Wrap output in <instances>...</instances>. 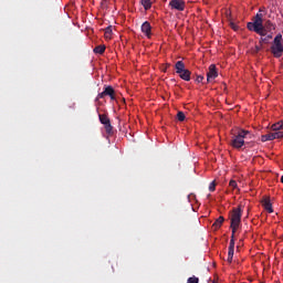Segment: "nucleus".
I'll list each match as a JSON object with an SVG mask.
<instances>
[{
  "instance_id": "f257e3e1",
  "label": "nucleus",
  "mask_w": 283,
  "mask_h": 283,
  "mask_svg": "<svg viewBox=\"0 0 283 283\" xmlns=\"http://www.w3.org/2000/svg\"><path fill=\"white\" fill-rule=\"evenodd\" d=\"M247 138L251 139V133L249 130L240 129L237 135H233L231 145L234 149H242L244 147Z\"/></svg>"
},
{
  "instance_id": "f03ea898",
  "label": "nucleus",
  "mask_w": 283,
  "mask_h": 283,
  "mask_svg": "<svg viewBox=\"0 0 283 283\" xmlns=\"http://www.w3.org/2000/svg\"><path fill=\"white\" fill-rule=\"evenodd\" d=\"M271 54L274 59H281L283 56V36L282 33H277L270 48Z\"/></svg>"
},
{
  "instance_id": "7ed1b4c3",
  "label": "nucleus",
  "mask_w": 283,
  "mask_h": 283,
  "mask_svg": "<svg viewBox=\"0 0 283 283\" xmlns=\"http://www.w3.org/2000/svg\"><path fill=\"white\" fill-rule=\"evenodd\" d=\"M240 222H242V208L238 207L232 210V216H231V229L233 233L238 231L240 227Z\"/></svg>"
},
{
  "instance_id": "20e7f679",
  "label": "nucleus",
  "mask_w": 283,
  "mask_h": 283,
  "mask_svg": "<svg viewBox=\"0 0 283 283\" xmlns=\"http://www.w3.org/2000/svg\"><path fill=\"white\" fill-rule=\"evenodd\" d=\"M175 70L182 81H191V71L185 69V62L178 61L175 64Z\"/></svg>"
},
{
  "instance_id": "39448f33",
  "label": "nucleus",
  "mask_w": 283,
  "mask_h": 283,
  "mask_svg": "<svg viewBox=\"0 0 283 283\" xmlns=\"http://www.w3.org/2000/svg\"><path fill=\"white\" fill-rule=\"evenodd\" d=\"M264 15L262 13H256L253 22H248L247 28L250 32L258 31V29L264 27Z\"/></svg>"
},
{
  "instance_id": "423d86ee",
  "label": "nucleus",
  "mask_w": 283,
  "mask_h": 283,
  "mask_svg": "<svg viewBox=\"0 0 283 283\" xmlns=\"http://www.w3.org/2000/svg\"><path fill=\"white\" fill-rule=\"evenodd\" d=\"M105 96H109L111 101H116V91L113 86H104V91L102 93H98L95 101H101V98H105Z\"/></svg>"
},
{
  "instance_id": "0eeeda50",
  "label": "nucleus",
  "mask_w": 283,
  "mask_h": 283,
  "mask_svg": "<svg viewBox=\"0 0 283 283\" xmlns=\"http://www.w3.org/2000/svg\"><path fill=\"white\" fill-rule=\"evenodd\" d=\"M99 123L104 125V129L108 136H112L114 134V127L112 126V122L109 120V117H107L105 114L98 115Z\"/></svg>"
},
{
  "instance_id": "6e6552de",
  "label": "nucleus",
  "mask_w": 283,
  "mask_h": 283,
  "mask_svg": "<svg viewBox=\"0 0 283 283\" xmlns=\"http://www.w3.org/2000/svg\"><path fill=\"white\" fill-rule=\"evenodd\" d=\"M216 78H218V69L216 67V64H211L207 73V83H213Z\"/></svg>"
},
{
  "instance_id": "1a4fd4ad",
  "label": "nucleus",
  "mask_w": 283,
  "mask_h": 283,
  "mask_svg": "<svg viewBox=\"0 0 283 283\" xmlns=\"http://www.w3.org/2000/svg\"><path fill=\"white\" fill-rule=\"evenodd\" d=\"M283 137V132H273L266 135H262L261 136V142L262 143H266L269 140H275L277 138H282Z\"/></svg>"
},
{
  "instance_id": "9d476101",
  "label": "nucleus",
  "mask_w": 283,
  "mask_h": 283,
  "mask_svg": "<svg viewBox=\"0 0 283 283\" xmlns=\"http://www.w3.org/2000/svg\"><path fill=\"white\" fill-rule=\"evenodd\" d=\"M169 6L171 10H178L179 12H182L185 10V1L182 0H171L169 2Z\"/></svg>"
},
{
  "instance_id": "9b49d317",
  "label": "nucleus",
  "mask_w": 283,
  "mask_h": 283,
  "mask_svg": "<svg viewBox=\"0 0 283 283\" xmlns=\"http://www.w3.org/2000/svg\"><path fill=\"white\" fill-rule=\"evenodd\" d=\"M142 32L145 34V36H147V39L151 38V23H149V21H145L142 24Z\"/></svg>"
},
{
  "instance_id": "f8f14e48",
  "label": "nucleus",
  "mask_w": 283,
  "mask_h": 283,
  "mask_svg": "<svg viewBox=\"0 0 283 283\" xmlns=\"http://www.w3.org/2000/svg\"><path fill=\"white\" fill-rule=\"evenodd\" d=\"M262 205L265 209V211H268V213H273V205L271 203V199L265 197L263 200H262Z\"/></svg>"
},
{
  "instance_id": "ddd939ff",
  "label": "nucleus",
  "mask_w": 283,
  "mask_h": 283,
  "mask_svg": "<svg viewBox=\"0 0 283 283\" xmlns=\"http://www.w3.org/2000/svg\"><path fill=\"white\" fill-rule=\"evenodd\" d=\"M263 28L269 32H273V30H275V24H273V22H271V20H268V21H265Z\"/></svg>"
},
{
  "instance_id": "4468645a",
  "label": "nucleus",
  "mask_w": 283,
  "mask_h": 283,
  "mask_svg": "<svg viewBox=\"0 0 283 283\" xmlns=\"http://www.w3.org/2000/svg\"><path fill=\"white\" fill-rule=\"evenodd\" d=\"M282 129H283V120L272 125L273 132H283Z\"/></svg>"
},
{
  "instance_id": "2eb2a0df",
  "label": "nucleus",
  "mask_w": 283,
  "mask_h": 283,
  "mask_svg": "<svg viewBox=\"0 0 283 283\" xmlns=\"http://www.w3.org/2000/svg\"><path fill=\"white\" fill-rule=\"evenodd\" d=\"M222 222H224V217H219L213 223L214 229H220L222 227Z\"/></svg>"
},
{
  "instance_id": "dca6fc26",
  "label": "nucleus",
  "mask_w": 283,
  "mask_h": 283,
  "mask_svg": "<svg viewBox=\"0 0 283 283\" xmlns=\"http://www.w3.org/2000/svg\"><path fill=\"white\" fill-rule=\"evenodd\" d=\"M93 52L95 54H105V45H97L95 46V49L93 50Z\"/></svg>"
},
{
  "instance_id": "f3484780",
  "label": "nucleus",
  "mask_w": 283,
  "mask_h": 283,
  "mask_svg": "<svg viewBox=\"0 0 283 283\" xmlns=\"http://www.w3.org/2000/svg\"><path fill=\"white\" fill-rule=\"evenodd\" d=\"M229 250H234L235 251V233H233V231H232V234H231Z\"/></svg>"
},
{
  "instance_id": "a211bd4d",
  "label": "nucleus",
  "mask_w": 283,
  "mask_h": 283,
  "mask_svg": "<svg viewBox=\"0 0 283 283\" xmlns=\"http://www.w3.org/2000/svg\"><path fill=\"white\" fill-rule=\"evenodd\" d=\"M142 6H144L145 10L151 9V0H142Z\"/></svg>"
},
{
  "instance_id": "6ab92c4d",
  "label": "nucleus",
  "mask_w": 283,
  "mask_h": 283,
  "mask_svg": "<svg viewBox=\"0 0 283 283\" xmlns=\"http://www.w3.org/2000/svg\"><path fill=\"white\" fill-rule=\"evenodd\" d=\"M256 34H259L260 36H266V29L264 27H261L258 29V31H254Z\"/></svg>"
},
{
  "instance_id": "aec40b11",
  "label": "nucleus",
  "mask_w": 283,
  "mask_h": 283,
  "mask_svg": "<svg viewBox=\"0 0 283 283\" xmlns=\"http://www.w3.org/2000/svg\"><path fill=\"white\" fill-rule=\"evenodd\" d=\"M235 253V250H229L228 249V262L231 264L233 262V254Z\"/></svg>"
},
{
  "instance_id": "412c9836",
  "label": "nucleus",
  "mask_w": 283,
  "mask_h": 283,
  "mask_svg": "<svg viewBox=\"0 0 283 283\" xmlns=\"http://www.w3.org/2000/svg\"><path fill=\"white\" fill-rule=\"evenodd\" d=\"M186 116L184 112H178L177 113V119L182 123L185 120Z\"/></svg>"
},
{
  "instance_id": "4be33fe9",
  "label": "nucleus",
  "mask_w": 283,
  "mask_h": 283,
  "mask_svg": "<svg viewBox=\"0 0 283 283\" xmlns=\"http://www.w3.org/2000/svg\"><path fill=\"white\" fill-rule=\"evenodd\" d=\"M199 282H200V279H198L197 276H192L187 280V283H199Z\"/></svg>"
},
{
  "instance_id": "5701e85b",
  "label": "nucleus",
  "mask_w": 283,
  "mask_h": 283,
  "mask_svg": "<svg viewBox=\"0 0 283 283\" xmlns=\"http://www.w3.org/2000/svg\"><path fill=\"white\" fill-rule=\"evenodd\" d=\"M105 36L106 39H109L112 36V27L105 29Z\"/></svg>"
},
{
  "instance_id": "b1692460",
  "label": "nucleus",
  "mask_w": 283,
  "mask_h": 283,
  "mask_svg": "<svg viewBox=\"0 0 283 283\" xmlns=\"http://www.w3.org/2000/svg\"><path fill=\"white\" fill-rule=\"evenodd\" d=\"M217 185H218V184L216 182V180H213V181L209 185V191H211V192L216 191Z\"/></svg>"
},
{
  "instance_id": "393cba45",
  "label": "nucleus",
  "mask_w": 283,
  "mask_h": 283,
  "mask_svg": "<svg viewBox=\"0 0 283 283\" xmlns=\"http://www.w3.org/2000/svg\"><path fill=\"white\" fill-rule=\"evenodd\" d=\"M229 185H230V187L232 188V189H237L238 188V181L237 180H230V182H229Z\"/></svg>"
},
{
  "instance_id": "a878e982",
  "label": "nucleus",
  "mask_w": 283,
  "mask_h": 283,
  "mask_svg": "<svg viewBox=\"0 0 283 283\" xmlns=\"http://www.w3.org/2000/svg\"><path fill=\"white\" fill-rule=\"evenodd\" d=\"M269 39H273V35L269 34L266 38H261V43H266Z\"/></svg>"
},
{
  "instance_id": "bb28decb",
  "label": "nucleus",
  "mask_w": 283,
  "mask_h": 283,
  "mask_svg": "<svg viewBox=\"0 0 283 283\" xmlns=\"http://www.w3.org/2000/svg\"><path fill=\"white\" fill-rule=\"evenodd\" d=\"M196 83H202V81H205V76H202V75H197V77H196Z\"/></svg>"
},
{
  "instance_id": "cd10ccee",
  "label": "nucleus",
  "mask_w": 283,
  "mask_h": 283,
  "mask_svg": "<svg viewBox=\"0 0 283 283\" xmlns=\"http://www.w3.org/2000/svg\"><path fill=\"white\" fill-rule=\"evenodd\" d=\"M230 28H232V30H234V32H238V30H239V27H237V24L233 22H230Z\"/></svg>"
},
{
  "instance_id": "c85d7f7f",
  "label": "nucleus",
  "mask_w": 283,
  "mask_h": 283,
  "mask_svg": "<svg viewBox=\"0 0 283 283\" xmlns=\"http://www.w3.org/2000/svg\"><path fill=\"white\" fill-rule=\"evenodd\" d=\"M261 48L260 46H255V53L258 54V52H260Z\"/></svg>"
},
{
  "instance_id": "c756f323",
  "label": "nucleus",
  "mask_w": 283,
  "mask_h": 283,
  "mask_svg": "<svg viewBox=\"0 0 283 283\" xmlns=\"http://www.w3.org/2000/svg\"><path fill=\"white\" fill-rule=\"evenodd\" d=\"M281 182L283 184V178H281Z\"/></svg>"
},
{
  "instance_id": "7c9ffc66",
  "label": "nucleus",
  "mask_w": 283,
  "mask_h": 283,
  "mask_svg": "<svg viewBox=\"0 0 283 283\" xmlns=\"http://www.w3.org/2000/svg\"><path fill=\"white\" fill-rule=\"evenodd\" d=\"M281 178H283V175L281 176Z\"/></svg>"
}]
</instances>
